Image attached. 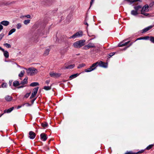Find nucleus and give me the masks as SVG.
Instances as JSON below:
<instances>
[{
	"label": "nucleus",
	"mask_w": 154,
	"mask_h": 154,
	"mask_svg": "<svg viewBox=\"0 0 154 154\" xmlns=\"http://www.w3.org/2000/svg\"><path fill=\"white\" fill-rule=\"evenodd\" d=\"M26 70V72L28 75H33L36 74L38 72L37 69L34 67L29 68L28 69L24 68Z\"/></svg>",
	"instance_id": "obj_1"
},
{
	"label": "nucleus",
	"mask_w": 154,
	"mask_h": 154,
	"mask_svg": "<svg viewBox=\"0 0 154 154\" xmlns=\"http://www.w3.org/2000/svg\"><path fill=\"white\" fill-rule=\"evenodd\" d=\"M85 42L84 40H80L74 42L73 44V46L75 48H79L84 46L85 45Z\"/></svg>",
	"instance_id": "obj_2"
},
{
	"label": "nucleus",
	"mask_w": 154,
	"mask_h": 154,
	"mask_svg": "<svg viewBox=\"0 0 154 154\" xmlns=\"http://www.w3.org/2000/svg\"><path fill=\"white\" fill-rule=\"evenodd\" d=\"M149 7H150L149 5H145L141 9V14L146 17L149 16V14L146 13V12L149 11Z\"/></svg>",
	"instance_id": "obj_3"
},
{
	"label": "nucleus",
	"mask_w": 154,
	"mask_h": 154,
	"mask_svg": "<svg viewBox=\"0 0 154 154\" xmlns=\"http://www.w3.org/2000/svg\"><path fill=\"white\" fill-rule=\"evenodd\" d=\"M83 35V32L82 31H79V32H77L74 34L72 35V36L69 37V38L71 39L73 38L75 39L76 38L82 37Z\"/></svg>",
	"instance_id": "obj_4"
},
{
	"label": "nucleus",
	"mask_w": 154,
	"mask_h": 154,
	"mask_svg": "<svg viewBox=\"0 0 154 154\" xmlns=\"http://www.w3.org/2000/svg\"><path fill=\"white\" fill-rule=\"evenodd\" d=\"M91 48H95V46L93 43H89L88 45L84 46L83 48V49L85 50H87Z\"/></svg>",
	"instance_id": "obj_5"
},
{
	"label": "nucleus",
	"mask_w": 154,
	"mask_h": 154,
	"mask_svg": "<svg viewBox=\"0 0 154 154\" xmlns=\"http://www.w3.org/2000/svg\"><path fill=\"white\" fill-rule=\"evenodd\" d=\"M98 65L104 68H107L108 66V64L107 63H105L101 61H100L99 62H98Z\"/></svg>",
	"instance_id": "obj_6"
},
{
	"label": "nucleus",
	"mask_w": 154,
	"mask_h": 154,
	"mask_svg": "<svg viewBox=\"0 0 154 154\" xmlns=\"http://www.w3.org/2000/svg\"><path fill=\"white\" fill-rule=\"evenodd\" d=\"M98 62H97L96 63H94L92 64V65L89 68L91 70L90 71H92L96 69V68L98 66Z\"/></svg>",
	"instance_id": "obj_7"
},
{
	"label": "nucleus",
	"mask_w": 154,
	"mask_h": 154,
	"mask_svg": "<svg viewBox=\"0 0 154 154\" xmlns=\"http://www.w3.org/2000/svg\"><path fill=\"white\" fill-rule=\"evenodd\" d=\"M98 62H97L96 63H94L92 64V65L89 68L91 70L90 71H92L96 69V68L98 66Z\"/></svg>",
	"instance_id": "obj_8"
},
{
	"label": "nucleus",
	"mask_w": 154,
	"mask_h": 154,
	"mask_svg": "<svg viewBox=\"0 0 154 154\" xmlns=\"http://www.w3.org/2000/svg\"><path fill=\"white\" fill-rule=\"evenodd\" d=\"M29 137L31 139H33L36 136V134L34 132L32 131H30L29 133Z\"/></svg>",
	"instance_id": "obj_9"
},
{
	"label": "nucleus",
	"mask_w": 154,
	"mask_h": 154,
	"mask_svg": "<svg viewBox=\"0 0 154 154\" xmlns=\"http://www.w3.org/2000/svg\"><path fill=\"white\" fill-rule=\"evenodd\" d=\"M61 75V74L59 73L51 72L50 73V75L51 77H60Z\"/></svg>",
	"instance_id": "obj_10"
},
{
	"label": "nucleus",
	"mask_w": 154,
	"mask_h": 154,
	"mask_svg": "<svg viewBox=\"0 0 154 154\" xmlns=\"http://www.w3.org/2000/svg\"><path fill=\"white\" fill-rule=\"evenodd\" d=\"M138 1L141 2V0H125L124 2L125 3V2H127L130 5H131L134 2Z\"/></svg>",
	"instance_id": "obj_11"
},
{
	"label": "nucleus",
	"mask_w": 154,
	"mask_h": 154,
	"mask_svg": "<svg viewBox=\"0 0 154 154\" xmlns=\"http://www.w3.org/2000/svg\"><path fill=\"white\" fill-rule=\"evenodd\" d=\"M153 26H148V27H147L144 29H143L142 30V33H143L144 32H146L151 28H152L153 27Z\"/></svg>",
	"instance_id": "obj_12"
},
{
	"label": "nucleus",
	"mask_w": 154,
	"mask_h": 154,
	"mask_svg": "<svg viewBox=\"0 0 154 154\" xmlns=\"http://www.w3.org/2000/svg\"><path fill=\"white\" fill-rule=\"evenodd\" d=\"M41 139L44 141H45L47 140V135L44 133H42L40 134Z\"/></svg>",
	"instance_id": "obj_13"
},
{
	"label": "nucleus",
	"mask_w": 154,
	"mask_h": 154,
	"mask_svg": "<svg viewBox=\"0 0 154 154\" xmlns=\"http://www.w3.org/2000/svg\"><path fill=\"white\" fill-rule=\"evenodd\" d=\"M0 23L5 26H7L9 24V22L8 21L4 20L1 22Z\"/></svg>",
	"instance_id": "obj_14"
},
{
	"label": "nucleus",
	"mask_w": 154,
	"mask_h": 154,
	"mask_svg": "<svg viewBox=\"0 0 154 154\" xmlns=\"http://www.w3.org/2000/svg\"><path fill=\"white\" fill-rule=\"evenodd\" d=\"M130 41H129L126 42L124 43H123L122 42H120L118 45L119 47H123L126 45L128 43L130 42Z\"/></svg>",
	"instance_id": "obj_15"
},
{
	"label": "nucleus",
	"mask_w": 154,
	"mask_h": 154,
	"mask_svg": "<svg viewBox=\"0 0 154 154\" xmlns=\"http://www.w3.org/2000/svg\"><path fill=\"white\" fill-rule=\"evenodd\" d=\"M3 52L5 58H7L8 57L9 55V53L7 51H5L4 49V50L2 51Z\"/></svg>",
	"instance_id": "obj_16"
},
{
	"label": "nucleus",
	"mask_w": 154,
	"mask_h": 154,
	"mask_svg": "<svg viewBox=\"0 0 154 154\" xmlns=\"http://www.w3.org/2000/svg\"><path fill=\"white\" fill-rule=\"evenodd\" d=\"M27 77H26L20 83V84L24 85L27 83Z\"/></svg>",
	"instance_id": "obj_17"
},
{
	"label": "nucleus",
	"mask_w": 154,
	"mask_h": 154,
	"mask_svg": "<svg viewBox=\"0 0 154 154\" xmlns=\"http://www.w3.org/2000/svg\"><path fill=\"white\" fill-rule=\"evenodd\" d=\"M14 107H12L7 109H5L4 110V113H9L11 112L13 109Z\"/></svg>",
	"instance_id": "obj_18"
},
{
	"label": "nucleus",
	"mask_w": 154,
	"mask_h": 154,
	"mask_svg": "<svg viewBox=\"0 0 154 154\" xmlns=\"http://www.w3.org/2000/svg\"><path fill=\"white\" fill-rule=\"evenodd\" d=\"M38 88V87L35 88L33 90L32 94L35 96L37 93Z\"/></svg>",
	"instance_id": "obj_19"
},
{
	"label": "nucleus",
	"mask_w": 154,
	"mask_h": 154,
	"mask_svg": "<svg viewBox=\"0 0 154 154\" xmlns=\"http://www.w3.org/2000/svg\"><path fill=\"white\" fill-rule=\"evenodd\" d=\"M20 83L17 81H14L13 83V86L14 88V87H16L20 85Z\"/></svg>",
	"instance_id": "obj_20"
},
{
	"label": "nucleus",
	"mask_w": 154,
	"mask_h": 154,
	"mask_svg": "<svg viewBox=\"0 0 154 154\" xmlns=\"http://www.w3.org/2000/svg\"><path fill=\"white\" fill-rule=\"evenodd\" d=\"M5 98V100L7 101H10L12 100V97L9 95L6 96Z\"/></svg>",
	"instance_id": "obj_21"
},
{
	"label": "nucleus",
	"mask_w": 154,
	"mask_h": 154,
	"mask_svg": "<svg viewBox=\"0 0 154 154\" xmlns=\"http://www.w3.org/2000/svg\"><path fill=\"white\" fill-rule=\"evenodd\" d=\"M75 66V65L74 64L70 65L67 66H66L65 67V69H71L73 68Z\"/></svg>",
	"instance_id": "obj_22"
},
{
	"label": "nucleus",
	"mask_w": 154,
	"mask_h": 154,
	"mask_svg": "<svg viewBox=\"0 0 154 154\" xmlns=\"http://www.w3.org/2000/svg\"><path fill=\"white\" fill-rule=\"evenodd\" d=\"M131 14L133 15L136 16L138 14L137 11L136 10H133L131 12Z\"/></svg>",
	"instance_id": "obj_23"
},
{
	"label": "nucleus",
	"mask_w": 154,
	"mask_h": 154,
	"mask_svg": "<svg viewBox=\"0 0 154 154\" xmlns=\"http://www.w3.org/2000/svg\"><path fill=\"white\" fill-rule=\"evenodd\" d=\"M78 74L77 73L74 74L73 75H72L70 76L69 77V79L71 80L73 78H76V77H77L78 75Z\"/></svg>",
	"instance_id": "obj_24"
},
{
	"label": "nucleus",
	"mask_w": 154,
	"mask_h": 154,
	"mask_svg": "<svg viewBox=\"0 0 154 154\" xmlns=\"http://www.w3.org/2000/svg\"><path fill=\"white\" fill-rule=\"evenodd\" d=\"M39 85V84L38 83L36 82H34L31 83L30 84V86L34 87V86H36L37 85Z\"/></svg>",
	"instance_id": "obj_25"
},
{
	"label": "nucleus",
	"mask_w": 154,
	"mask_h": 154,
	"mask_svg": "<svg viewBox=\"0 0 154 154\" xmlns=\"http://www.w3.org/2000/svg\"><path fill=\"white\" fill-rule=\"evenodd\" d=\"M16 31V29L14 28H13L11 29L8 32V35H10L12 34L13 32Z\"/></svg>",
	"instance_id": "obj_26"
},
{
	"label": "nucleus",
	"mask_w": 154,
	"mask_h": 154,
	"mask_svg": "<svg viewBox=\"0 0 154 154\" xmlns=\"http://www.w3.org/2000/svg\"><path fill=\"white\" fill-rule=\"evenodd\" d=\"M50 51V49L48 48L46 49V50L45 52L44 53V55L45 56H47L49 54V53Z\"/></svg>",
	"instance_id": "obj_27"
},
{
	"label": "nucleus",
	"mask_w": 154,
	"mask_h": 154,
	"mask_svg": "<svg viewBox=\"0 0 154 154\" xmlns=\"http://www.w3.org/2000/svg\"><path fill=\"white\" fill-rule=\"evenodd\" d=\"M152 1L150 3L149 6L150 8H154V0H151Z\"/></svg>",
	"instance_id": "obj_28"
},
{
	"label": "nucleus",
	"mask_w": 154,
	"mask_h": 154,
	"mask_svg": "<svg viewBox=\"0 0 154 154\" xmlns=\"http://www.w3.org/2000/svg\"><path fill=\"white\" fill-rule=\"evenodd\" d=\"M7 86L8 85L6 83H3L1 85V87H0V88L2 87L3 88H7Z\"/></svg>",
	"instance_id": "obj_29"
},
{
	"label": "nucleus",
	"mask_w": 154,
	"mask_h": 154,
	"mask_svg": "<svg viewBox=\"0 0 154 154\" xmlns=\"http://www.w3.org/2000/svg\"><path fill=\"white\" fill-rule=\"evenodd\" d=\"M141 8V6L140 5H138L136 6H134V8L135 10L137 11L140 8Z\"/></svg>",
	"instance_id": "obj_30"
},
{
	"label": "nucleus",
	"mask_w": 154,
	"mask_h": 154,
	"mask_svg": "<svg viewBox=\"0 0 154 154\" xmlns=\"http://www.w3.org/2000/svg\"><path fill=\"white\" fill-rule=\"evenodd\" d=\"M44 89L45 90L48 91L51 90V86H45L44 87Z\"/></svg>",
	"instance_id": "obj_31"
},
{
	"label": "nucleus",
	"mask_w": 154,
	"mask_h": 154,
	"mask_svg": "<svg viewBox=\"0 0 154 154\" xmlns=\"http://www.w3.org/2000/svg\"><path fill=\"white\" fill-rule=\"evenodd\" d=\"M30 22V20H25L23 21V23L25 25H27Z\"/></svg>",
	"instance_id": "obj_32"
},
{
	"label": "nucleus",
	"mask_w": 154,
	"mask_h": 154,
	"mask_svg": "<svg viewBox=\"0 0 154 154\" xmlns=\"http://www.w3.org/2000/svg\"><path fill=\"white\" fill-rule=\"evenodd\" d=\"M3 45L8 48H9L11 47V45L8 43H5L3 44Z\"/></svg>",
	"instance_id": "obj_33"
},
{
	"label": "nucleus",
	"mask_w": 154,
	"mask_h": 154,
	"mask_svg": "<svg viewBox=\"0 0 154 154\" xmlns=\"http://www.w3.org/2000/svg\"><path fill=\"white\" fill-rule=\"evenodd\" d=\"M24 72H25L24 70L21 71L20 73L19 74V76L20 77L23 76L24 73Z\"/></svg>",
	"instance_id": "obj_34"
},
{
	"label": "nucleus",
	"mask_w": 154,
	"mask_h": 154,
	"mask_svg": "<svg viewBox=\"0 0 154 154\" xmlns=\"http://www.w3.org/2000/svg\"><path fill=\"white\" fill-rule=\"evenodd\" d=\"M85 66V64L84 63H82L80 64H79L78 66V68L79 69L82 67H83L84 66Z\"/></svg>",
	"instance_id": "obj_35"
},
{
	"label": "nucleus",
	"mask_w": 154,
	"mask_h": 154,
	"mask_svg": "<svg viewBox=\"0 0 154 154\" xmlns=\"http://www.w3.org/2000/svg\"><path fill=\"white\" fill-rule=\"evenodd\" d=\"M17 28L18 29H20L22 27V25L20 23H18L17 25Z\"/></svg>",
	"instance_id": "obj_36"
},
{
	"label": "nucleus",
	"mask_w": 154,
	"mask_h": 154,
	"mask_svg": "<svg viewBox=\"0 0 154 154\" xmlns=\"http://www.w3.org/2000/svg\"><path fill=\"white\" fill-rule=\"evenodd\" d=\"M153 146V144L150 145L146 147V150H149Z\"/></svg>",
	"instance_id": "obj_37"
},
{
	"label": "nucleus",
	"mask_w": 154,
	"mask_h": 154,
	"mask_svg": "<svg viewBox=\"0 0 154 154\" xmlns=\"http://www.w3.org/2000/svg\"><path fill=\"white\" fill-rule=\"evenodd\" d=\"M41 125L44 128L47 127L48 126V124L46 122L42 123Z\"/></svg>",
	"instance_id": "obj_38"
},
{
	"label": "nucleus",
	"mask_w": 154,
	"mask_h": 154,
	"mask_svg": "<svg viewBox=\"0 0 154 154\" xmlns=\"http://www.w3.org/2000/svg\"><path fill=\"white\" fill-rule=\"evenodd\" d=\"M149 40L151 42L154 43V37L152 36L150 37Z\"/></svg>",
	"instance_id": "obj_39"
},
{
	"label": "nucleus",
	"mask_w": 154,
	"mask_h": 154,
	"mask_svg": "<svg viewBox=\"0 0 154 154\" xmlns=\"http://www.w3.org/2000/svg\"><path fill=\"white\" fill-rule=\"evenodd\" d=\"M115 54V52H113L111 53H110L108 55V57L109 58H110L111 57L114 55Z\"/></svg>",
	"instance_id": "obj_40"
},
{
	"label": "nucleus",
	"mask_w": 154,
	"mask_h": 154,
	"mask_svg": "<svg viewBox=\"0 0 154 154\" xmlns=\"http://www.w3.org/2000/svg\"><path fill=\"white\" fill-rule=\"evenodd\" d=\"M30 94V93H27L24 96V98H27L29 97Z\"/></svg>",
	"instance_id": "obj_41"
},
{
	"label": "nucleus",
	"mask_w": 154,
	"mask_h": 154,
	"mask_svg": "<svg viewBox=\"0 0 154 154\" xmlns=\"http://www.w3.org/2000/svg\"><path fill=\"white\" fill-rule=\"evenodd\" d=\"M22 17H26L27 18H31V16L30 15L27 14L25 16H21L20 18H22Z\"/></svg>",
	"instance_id": "obj_42"
},
{
	"label": "nucleus",
	"mask_w": 154,
	"mask_h": 154,
	"mask_svg": "<svg viewBox=\"0 0 154 154\" xmlns=\"http://www.w3.org/2000/svg\"><path fill=\"white\" fill-rule=\"evenodd\" d=\"M125 154H135V153L133 152L132 151H129V152L127 151V152H126L125 153Z\"/></svg>",
	"instance_id": "obj_43"
},
{
	"label": "nucleus",
	"mask_w": 154,
	"mask_h": 154,
	"mask_svg": "<svg viewBox=\"0 0 154 154\" xmlns=\"http://www.w3.org/2000/svg\"><path fill=\"white\" fill-rule=\"evenodd\" d=\"M11 83H12V81H9V84L10 85V86H11V88L12 89H14L15 88H14V87L11 85Z\"/></svg>",
	"instance_id": "obj_44"
},
{
	"label": "nucleus",
	"mask_w": 154,
	"mask_h": 154,
	"mask_svg": "<svg viewBox=\"0 0 154 154\" xmlns=\"http://www.w3.org/2000/svg\"><path fill=\"white\" fill-rule=\"evenodd\" d=\"M90 70H91V69H90V68H89L86 69H85V71L86 72H90L92 71H90Z\"/></svg>",
	"instance_id": "obj_45"
},
{
	"label": "nucleus",
	"mask_w": 154,
	"mask_h": 154,
	"mask_svg": "<svg viewBox=\"0 0 154 154\" xmlns=\"http://www.w3.org/2000/svg\"><path fill=\"white\" fill-rule=\"evenodd\" d=\"M4 34L3 33H2L0 34V40H1L2 38L4 37Z\"/></svg>",
	"instance_id": "obj_46"
},
{
	"label": "nucleus",
	"mask_w": 154,
	"mask_h": 154,
	"mask_svg": "<svg viewBox=\"0 0 154 154\" xmlns=\"http://www.w3.org/2000/svg\"><path fill=\"white\" fill-rule=\"evenodd\" d=\"M149 38V37L148 36H146L143 37V39L144 40H148Z\"/></svg>",
	"instance_id": "obj_47"
},
{
	"label": "nucleus",
	"mask_w": 154,
	"mask_h": 154,
	"mask_svg": "<svg viewBox=\"0 0 154 154\" xmlns=\"http://www.w3.org/2000/svg\"><path fill=\"white\" fill-rule=\"evenodd\" d=\"M144 151V150H141L140 151H138V152H137L136 153H135V154H137L139 153H142Z\"/></svg>",
	"instance_id": "obj_48"
},
{
	"label": "nucleus",
	"mask_w": 154,
	"mask_h": 154,
	"mask_svg": "<svg viewBox=\"0 0 154 154\" xmlns=\"http://www.w3.org/2000/svg\"><path fill=\"white\" fill-rule=\"evenodd\" d=\"M3 26L0 24V32L3 29Z\"/></svg>",
	"instance_id": "obj_49"
},
{
	"label": "nucleus",
	"mask_w": 154,
	"mask_h": 154,
	"mask_svg": "<svg viewBox=\"0 0 154 154\" xmlns=\"http://www.w3.org/2000/svg\"><path fill=\"white\" fill-rule=\"evenodd\" d=\"M143 39V37H140L139 38H137L135 41H136L137 40H142Z\"/></svg>",
	"instance_id": "obj_50"
},
{
	"label": "nucleus",
	"mask_w": 154,
	"mask_h": 154,
	"mask_svg": "<svg viewBox=\"0 0 154 154\" xmlns=\"http://www.w3.org/2000/svg\"><path fill=\"white\" fill-rule=\"evenodd\" d=\"M35 96V95H34L32 94L30 97V99L32 98H33Z\"/></svg>",
	"instance_id": "obj_51"
},
{
	"label": "nucleus",
	"mask_w": 154,
	"mask_h": 154,
	"mask_svg": "<svg viewBox=\"0 0 154 154\" xmlns=\"http://www.w3.org/2000/svg\"><path fill=\"white\" fill-rule=\"evenodd\" d=\"M24 87H25V86H24V85H22V86L18 87H17V88L18 89H20V88H23Z\"/></svg>",
	"instance_id": "obj_52"
},
{
	"label": "nucleus",
	"mask_w": 154,
	"mask_h": 154,
	"mask_svg": "<svg viewBox=\"0 0 154 154\" xmlns=\"http://www.w3.org/2000/svg\"><path fill=\"white\" fill-rule=\"evenodd\" d=\"M132 44H133V42L131 43L129 45L128 47H126V48H125L124 49V50H126L130 46H131L132 45Z\"/></svg>",
	"instance_id": "obj_53"
},
{
	"label": "nucleus",
	"mask_w": 154,
	"mask_h": 154,
	"mask_svg": "<svg viewBox=\"0 0 154 154\" xmlns=\"http://www.w3.org/2000/svg\"><path fill=\"white\" fill-rule=\"evenodd\" d=\"M50 82V80H46V81H45V83H46V84L47 85H48L49 83Z\"/></svg>",
	"instance_id": "obj_54"
},
{
	"label": "nucleus",
	"mask_w": 154,
	"mask_h": 154,
	"mask_svg": "<svg viewBox=\"0 0 154 154\" xmlns=\"http://www.w3.org/2000/svg\"><path fill=\"white\" fill-rule=\"evenodd\" d=\"M94 0H91V2H90V6H91L92 5L93 3Z\"/></svg>",
	"instance_id": "obj_55"
},
{
	"label": "nucleus",
	"mask_w": 154,
	"mask_h": 154,
	"mask_svg": "<svg viewBox=\"0 0 154 154\" xmlns=\"http://www.w3.org/2000/svg\"><path fill=\"white\" fill-rule=\"evenodd\" d=\"M84 23L85 24L87 25V26H88V23L86 22V21H84Z\"/></svg>",
	"instance_id": "obj_56"
},
{
	"label": "nucleus",
	"mask_w": 154,
	"mask_h": 154,
	"mask_svg": "<svg viewBox=\"0 0 154 154\" xmlns=\"http://www.w3.org/2000/svg\"><path fill=\"white\" fill-rule=\"evenodd\" d=\"M35 99H36V98H35L34 99L32 100L31 101L32 103H33L34 102V101L35 100Z\"/></svg>",
	"instance_id": "obj_57"
},
{
	"label": "nucleus",
	"mask_w": 154,
	"mask_h": 154,
	"mask_svg": "<svg viewBox=\"0 0 154 154\" xmlns=\"http://www.w3.org/2000/svg\"><path fill=\"white\" fill-rule=\"evenodd\" d=\"M0 50L1 51H3L4 50V49L2 48L0 46Z\"/></svg>",
	"instance_id": "obj_58"
},
{
	"label": "nucleus",
	"mask_w": 154,
	"mask_h": 154,
	"mask_svg": "<svg viewBox=\"0 0 154 154\" xmlns=\"http://www.w3.org/2000/svg\"><path fill=\"white\" fill-rule=\"evenodd\" d=\"M4 113H2V114H0V117H1L2 115H3V114H4Z\"/></svg>",
	"instance_id": "obj_59"
},
{
	"label": "nucleus",
	"mask_w": 154,
	"mask_h": 154,
	"mask_svg": "<svg viewBox=\"0 0 154 154\" xmlns=\"http://www.w3.org/2000/svg\"><path fill=\"white\" fill-rule=\"evenodd\" d=\"M21 107V106H18L17 107V109H19Z\"/></svg>",
	"instance_id": "obj_60"
},
{
	"label": "nucleus",
	"mask_w": 154,
	"mask_h": 154,
	"mask_svg": "<svg viewBox=\"0 0 154 154\" xmlns=\"http://www.w3.org/2000/svg\"><path fill=\"white\" fill-rule=\"evenodd\" d=\"M140 17H143L142 16H141Z\"/></svg>",
	"instance_id": "obj_61"
},
{
	"label": "nucleus",
	"mask_w": 154,
	"mask_h": 154,
	"mask_svg": "<svg viewBox=\"0 0 154 154\" xmlns=\"http://www.w3.org/2000/svg\"><path fill=\"white\" fill-rule=\"evenodd\" d=\"M5 62H8V61H7V60H5Z\"/></svg>",
	"instance_id": "obj_62"
},
{
	"label": "nucleus",
	"mask_w": 154,
	"mask_h": 154,
	"mask_svg": "<svg viewBox=\"0 0 154 154\" xmlns=\"http://www.w3.org/2000/svg\"><path fill=\"white\" fill-rule=\"evenodd\" d=\"M18 66V67H20V66Z\"/></svg>",
	"instance_id": "obj_63"
}]
</instances>
